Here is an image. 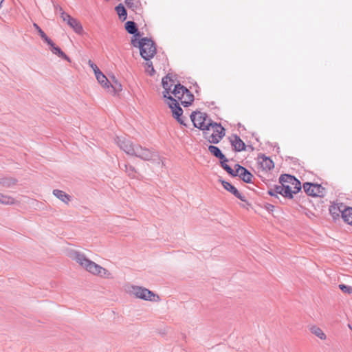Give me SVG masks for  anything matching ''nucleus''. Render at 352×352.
Masks as SVG:
<instances>
[{
	"label": "nucleus",
	"mask_w": 352,
	"mask_h": 352,
	"mask_svg": "<svg viewBox=\"0 0 352 352\" xmlns=\"http://www.w3.org/2000/svg\"><path fill=\"white\" fill-rule=\"evenodd\" d=\"M187 91V88L184 85L178 83L175 85L174 89L172 91V94L182 102L183 98H184L185 92Z\"/></svg>",
	"instance_id": "nucleus-17"
},
{
	"label": "nucleus",
	"mask_w": 352,
	"mask_h": 352,
	"mask_svg": "<svg viewBox=\"0 0 352 352\" xmlns=\"http://www.w3.org/2000/svg\"><path fill=\"white\" fill-rule=\"evenodd\" d=\"M338 209L341 212V216L344 221L347 224L352 226V208L346 207L341 204V207H339Z\"/></svg>",
	"instance_id": "nucleus-15"
},
{
	"label": "nucleus",
	"mask_w": 352,
	"mask_h": 352,
	"mask_svg": "<svg viewBox=\"0 0 352 352\" xmlns=\"http://www.w3.org/2000/svg\"><path fill=\"white\" fill-rule=\"evenodd\" d=\"M89 65L93 69L95 75L96 74V72L100 71L99 69V68L98 67V66L96 64H94L93 62H91V60L89 61Z\"/></svg>",
	"instance_id": "nucleus-39"
},
{
	"label": "nucleus",
	"mask_w": 352,
	"mask_h": 352,
	"mask_svg": "<svg viewBox=\"0 0 352 352\" xmlns=\"http://www.w3.org/2000/svg\"><path fill=\"white\" fill-rule=\"evenodd\" d=\"M267 194L272 197H277V195L276 194L275 191H274V188H272V189H270L268 191H267Z\"/></svg>",
	"instance_id": "nucleus-40"
},
{
	"label": "nucleus",
	"mask_w": 352,
	"mask_h": 352,
	"mask_svg": "<svg viewBox=\"0 0 352 352\" xmlns=\"http://www.w3.org/2000/svg\"><path fill=\"white\" fill-rule=\"evenodd\" d=\"M147 61L148 62L146 63V65H147L148 68H151V71L148 72L149 74L151 76H153L155 74V71L154 69V67L153 66V63L150 60H147Z\"/></svg>",
	"instance_id": "nucleus-37"
},
{
	"label": "nucleus",
	"mask_w": 352,
	"mask_h": 352,
	"mask_svg": "<svg viewBox=\"0 0 352 352\" xmlns=\"http://www.w3.org/2000/svg\"><path fill=\"white\" fill-rule=\"evenodd\" d=\"M17 180L12 177H3L0 179V185L6 188L14 186Z\"/></svg>",
	"instance_id": "nucleus-27"
},
{
	"label": "nucleus",
	"mask_w": 352,
	"mask_h": 352,
	"mask_svg": "<svg viewBox=\"0 0 352 352\" xmlns=\"http://www.w3.org/2000/svg\"><path fill=\"white\" fill-rule=\"evenodd\" d=\"M309 331L311 333L317 336L321 340H325L327 338V336L325 333L322 331V330L316 325H312L309 327Z\"/></svg>",
	"instance_id": "nucleus-23"
},
{
	"label": "nucleus",
	"mask_w": 352,
	"mask_h": 352,
	"mask_svg": "<svg viewBox=\"0 0 352 352\" xmlns=\"http://www.w3.org/2000/svg\"><path fill=\"white\" fill-rule=\"evenodd\" d=\"M129 292L130 294L134 295L136 298H140V299H142L144 300L155 301V299L152 298L153 297L154 298L155 296L157 297V299L160 298L159 296L155 294L152 291H151L145 287H140V286L132 285L130 287V289Z\"/></svg>",
	"instance_id": "nucleus-5"
},
{
	"label": "nucleus",
	"mask_w": 352,
	"mask_h": 352,
	"mask_svg": "<svg viewBox=\"0 0 352 352\" xmlns=\"http://www.w3.org/2000/svg\"><path fill=\"white\" fill-rule=\"evenodd\" d=\"M168 99L170 100L168 106L171 109L173 118L176 119L180 124L186 126V124L184 121V118L182 116L183 109L180 107L177 100L173 98L171 96H169Z\"/></svg>",
	"instance_id": "nucleus-6"
},
{
	"label": "nucleus",
	"mask_w": 352,
	"mask_h": 352,
	"mask_svg": "<svg viewBox=\"0 0 352 352\" xmlns=\"http://www.w3.org/2000/svg\"><path fill=\"white\" fill-rule=\"evenodd\" d=\"M33 26L37 30L38 32H39V29H41L36 23H33Z\"/></svg>",
	"instance_id": "nucleus-44"
},
{
	"label": "nucleus",
	"mask_w": 352,
	"mask_h": 352,
	"mask_svg": "<svg viewBox=\"0 0 352 352\" xmlns=\"http://www.w3.org/2000/svg\"><path fill=\"white\" fill-rule=\"evenodd\" d=\"M53 6H54V8L55 12H56V13H58H58H60V8H61L60 6H58V4H55V3H54V4H53Z\"/></svg>",
	"instance_id": "nucleus-42"
},
{
	"label": "nucleus",
	"mask_w": 352,
	"mask_h": 352,
	"mask_svg": "<svg viewBox=\"0 0 352 352\" xmlns=\"http://www.w3.org/2000/svg\"><path fill=\"white\" fill-rule=\"evenodd\" d=\"M194 101V95L187 89L184 98L182 100L181 104L184 107L190 106Z\"/></svg>",
	"instance_id": "nucleus-21"
},
{
	"label": "nucleus",
	"mask_w": 352,
	"mask_h": 352,
	"mask_svg": "<svg viewBox=\"0 0 352 352\" xmlns=\"http://www.w3.org/2000/svg\"><path fill=\"white\" fill-rule=\"evenodd\" d=\"M69 256L76 261L81 267L86 270L88 272L99 276L102 278H111V273L107 269L98 265L95 262L89 260L86 256L78 251L71 250L69 252Z\"/></svg>",
	"instance_id": "nucleus-1"
},
{
	"label": "nucleus",
	"mask_w": 352,
	"mask_h": 352,
	"mask_svg": "<svg viewBox=\"0 0 352 352\" xmlns=\"http://www.w3.org/2000/svg\"><path fill=\"white\" fill-rule=\"evenodd\" d=\"M124 28L129 34L133 35L132 38H137L138 40V38L142 36L141 33L138 30L137 24L133 21H126L124 24Z\"/></svg>",
	"instance_id": "nucleus-14"
},
{
	"label": "nucleus",
	"mask_w": 352,
	"mask_h": 352,
	"mask_svg": "<svg viewBox=\"0 0 352 352\" xmlns=\"http://www.w3.org/2000/svg\"><path fill=\"white\" fill-rule=\"evenodd\" d=\"M115 141L120 149L124 151L126 154L131 155L134 153V149L136 145H133L131 141L126 137L117 136Z\"/></svg>",
	"instance_id": "nucleus-10"
},
{
	"label": "nucleus",
	"mask_w": 352,
	"mask_h": 352,
	"mask_svg": "<svg viewBox=\"0 0 352 352\" xmlns=\"http://www.w3.org/2000/svg\"><path fill=\"white\" fill-rule=\"evenodd\" d=\"M41 38L47 43L49 45H52V40L42 30V29H39V32H38Z\"/></svg>",
	"instance_id": "nucleus-32"
},
{
	"label": "nucleus",
	"mask_w": 352,
	"mask_h": 352,
	"mask_svg": "<svg viewBox=\"0 0 352 352\" xmlns=\"http://www.w3.org/2000/svg\"><path fill=\"white\" fill-rule=\"evenodd\" d=\"M278 180L280 184L292 186L293 188H295L296 192H299L302 188L300 182L293 175L283 174L280 176Z\"/></svg>",
	"instance_id": "nucleus-11"
},
{
	"label": "nucleus",
	"mask_w": 352,
	"mask_h": 352,
	"mask_svg": "<svg viewBox=\"0 0 352 352\" xmlns=\"http://www.w3.org/2000/svg\"><path fill=\"white\" fill-rule=\"evenodd\" d=\"M209 125L213 129V133L208 135L207 132L204 133V137L211 144H218L221 140L225 136V129L219 123L209 120Z\"/></svg>",
	"instance_id": "nucleus-3"
},
{
	"label": "nucleus",
	"mask_w": 352,
	"mask_h": 352,
	"mask_svg": "<svg viewBox=\"0 0 352 352\" xmlns=\"http://www.w3.org/2000/svg\"><path fill=\"white\" fill-rule=\"evenodd\" d=\"M219 182L221 183L222 186H223V188L228 190V192H230V193H232L234 196H235L236 198H238L239 199H240L241 201H244V202H246L247 200H246V198L244 195H243L236 188H235L231 183L228 182H226V181H224L221 179H219Z\"/></svg>",
	"instance_id": "nucleus-13"
},
{
	"label": "nucleus",
	"mask_w": 352,
	"mask_h": 352,
	"mask_svg": "<svg viewBox=\"0 0 352 352\" xmlns=\"http://www.w3.org/2000/svg\"><path fill=\"white\" fill-rule=\"evenodd\" d=\"M261 164L263 168L265 170H270L274 167V164L273 161L267 157H265L263 159V161L261 162Z\"/></svg>",
	"instance_id": "nucleus-28"
},
{
	"label": "nucleus",
	"mask_w": 352,
	"mask_h": 352,
	"mask_svg": "<svg viewBox=\"0 0 352 352\" xmlns=\"http://www.w3.org/2000/svg\"><path fill=\"white\" fill-rule=\"evenodd\" d=\"M339 207H341V204L340 206H338V207H336V206H332L330 209H329V211H330V213L331 214L332 217L336 219V217H339L340 215V213H341L340 211H339V209L338 208Z\"/></svg>",
	"instance_id": "nucleus-35"
},
{
	"label": "nucleus",
	"mask_w": 352,
	"mask_h": 352,
	"mask_svg": "<svg viewBox=\"0 0 352 352\" xmlns=\"http://www.w3.org/2000/svg\"><path fill=\"white\" fill-rule=\"evenodd\" d=\"M131 155H134L145 161L155 160L156 158L159 157L156 152L143 148L140 145L135 146L134 153Z\"/></svg>",
	"instance_id": "nucleus-8"
},
{
	"label": "nucleus",
	"mask_w": 352,
	"mask_h": 352,
	"mask_svg": "<svg viewBox=\"0 0 352 352\" xmlns=\"http://www.w3.org/2000/svg\"><path fill=\"white\" fill-rule=\"evenodd\" d=\"M113 84L110 83V86L113 89L115 92H118L122 90L121 83L114 77H112Z\"/></svg>",
	"instance_id": "nucleus-31"
},
{
	"label": "nucleus",
	"mask_w": 352,
	"mask_h": 352,
	"mask_svg": "<svg viewBox=\"0 0 352 352\" xmlns=\"http://www.w3.org/2000/svg\"><path fill=\"white\" fill-rule=\"evenodd\" d=\"M230 143L234 151L236 152H241L245 150L246 146L245 143L237 135H233V138L230 139Z\"/></svg>",
	"instance_id": "nucleus-16"
},
{
	"label": "nucleus",
	"mask_w": 352,
	"mask_h": 352,
	"mask_svg": "<svg viewBox=\"0 0 352 352\" xmlns=\"http://www.w3.org/2000/svg\"><path fill=\"white\" fill-rule=\"evenodd\" d=\"M305 193L312 197H323L325 195V189L320 184L305 182L302 185Z\"/></svg>",
	"instance_id": "nucleus-7"
},
{
	"label": "nucleus",
	"mask_w": 352,
	"mask_h": 352,
	"mask_svg": "<svg viewBox=\"0 0 352 352\" xmlns=\"http://www.w3.org/2000/svg\"><path fill=\"white\" fill-rule=\"evenodd\" d=\"M131 44L140 49V53L143 59L150 60L156 54L157 49L155 42L147 37L140 39L131 38Z\"/></svg>",
	"instance_id": "nucleus-2"
},
{
	"label": "nucleus",
	"mask_w": 352,
	"mask_h": 352,
	"mask_svg": "<svg viewBox=\"0 0 352 352\" xmlns=\"http://www.w3.org/2000/svg\"><path fill=\"white\" fill-rule=\"evenodd\" d=\"M50 46L51 47V51L54 54H56L58 57L67 60V61H70L69 58L61 50V49L59 47L56 46L53 41L52 45Z\"/></svg>",
	"instance_id": "nucleus-22"
},
{
	"label": "nucleus",
	"mask_w": 352,
	"mask_h": 352,
	"mask_svg": "<svg viewBox=\"0 0 352 352\" xmlns=\"http://www.w3.org/2000/svg\"><path fill=\"white\" fill-rule=\"evenodd\" d=\"M116 11L119 16V18L122 21H125L127 17V12L122 3H120L116 7Z\"/></svg>",
	"instance_id": "nucleus-25"
},
{
	"label": "nucleus",
	"mask_w": 352,
	"mask_h": 352,
	"mask_svg": "<svg viewBox=\"0 0 352 352\" xmlns=\"http://www.w3.org/2000/svg\"><path fill=\"white\" fill-rule=\"evenodd\" d=\"M282 190H283V185L280 184V185H275L274 186V191L276 194H280L282 195Z\"/></svg>",
	"instance_id": "nucleus-38"
},
{
	"label": "nucleus",
	"mask_w": 352,
	"mask_h": 352,
	"mask_svg": "<svg viewBox=\"0 0 352 352\" xmlns=\"http://www.w3.org/2000/svg\"><path fill=\"white\" fill-rule=\"evenodd\" d=\"M120 168L122 170H124L128 174L129 176L131 177H135L136 170L133 166L129 164H123L122 166H120Z\"/></svg>",
	"instance_id": "nucleus-30"
},
{
	"label": "nucleus",
	"mask_w": 352,
	"mask_h": 352,
	"mask_svg": "<svg viewBox=\"0 0 352 352\" xmlns=\"http://www.w3.org/2000/svg\"><path fill=\"white\" fill-rule=\"evenodd\" d=\"M168 79L169 80V81H172V79L168 76V75H167L162 78V86L164 89L170 90L172 85H169V83L167 80Z\"/></svg>",
	"instance_id": "nucleus-33"
},
{
	"label": "nucleus",
	"mask_w": 352,
	"mask_h": 352,
	"mask_svg": "<svg viewBox=\"0 0 352 352\" xmlns=\"http://www.w3.org/2000/svg\"><path fill=\"white\" fill-rule=\"evenodd\" d=\"M2 3L3 1H0V8H1Z\"/></svg>",
	"instance_id": "nucleus-46"
},
{
	"label": "nucleus",
	"mask_w": 352,
	"mask_h": 352,
	"mask_svg": "<svg viewBox=\"0 0 352 352\" xmlns=\"http://www.w3.org/2000/svg\"><path fill=\"white\" fill-rule=\"evenodd\" d=\"M170 91V90H166V89H164V91H163V96H164V98H166L168 99V97L169 96H170L169 94Z\"/></svg>",
	"instance_id": "nucleus-43"
},
{
	"label": "nucleus",
	"mask_w": 352,
	"mask_h": 352,
	"mask_svg": "<svg viewBox=\"0 0 352 352\" xmlns=\"http://www.w3.org/2000/svg\"><path fill=\"white\" fill-rule=\"evenodd\" d=\"M190 120L193 123L195 127L199 129L202 131H208L210 128L209 125V120L208 115L206 113L200 111H193L190 114Z\"/></svg>",
	"instance_id": "nucleus-4"
},
{
	"label": "nucleus",
	"mask_w": 352,
	"mask_h": 352,
	"mask_svg": "<svg viewBox=\"0 0 352 352\" xmlns=\"http://www.w3.org/2000/svg\"><path fill=\"white\" fill-rule=\"evenodd\" d=\"M348 327H349V328L350 329H351V330H352V327H351V325L350 324H348Z\"/></svg>",
	"instance_id": "nucleus-45"
},
{
	"label": "nucleus",
	"mask_w": 352,
	"mask_h": 352,
	"mask_svg": "<svg viewBox=\"0 0 352 352\" xmlns=\"http://www.w3.org/2000/svg\"><path fill=\"white\" fill-rule=\"evenodd\" d=\"M228 162V160L226 158V157H225L220 160V165L222 168L225 170L230 176L234 177L235 170H233L229 165L227 164Z\"/></svg>",
	"instance_id": "nucleus-26"
},
{
	"label": "nucleus",
	"mask_w": 352,
	"mask_h": 352,
	"mask_svg": "<svg viewBox=\"0 0 352 352\" xmlns=\"http://www.w3.org/2000/svg\"><path fill=\"white\" fill-rule=\"evenodd\" d=\"M129 8H131L133 10L136 9L140 4V1H125Z\"/></svg>",
	"instance_id": "nucleus-36"
},
{
	"label": "nucleus",
	"mask_w": 352,
	"mask_h": 352,
	"mask_svg": "<svg viewBox=\"0 0 352 352\" xmlns=\"http://www.w3.org/2000/svg\"><path fill=\"white\" fill-rule=\"evenodd\" d=\"M96 78L98 82L104 88H109L110 82L107 77L101 72V71L96 72Z\"/></svg>",
	"instance_id": "nucleus-20"
},
{
	"label": "nucleus",
	"mask_w": 352,
	"mask_h": 352,
	"mask_svg": "<svg viewBox=\"0 0 352 352\" xmlns=\"http://www.w3.org/2000/svg\"><path fill=\"white\" fill-rule=\"evenodd\" d=\"M53 195L58 199L65 204H68L71 200V197L63 190L55 189L53 190Z\"/></svg>",
	"instance_id": "nucleus-19"
},
{
	"label": "nucleus",
	"mask_w": 352,
	"mask_h": 352,
	"mask_svg": "<svg viewBox=\"0 0 352 352\" xmlns=\"http://www.w3.org/2000/svg\"><path fill=\"white\" fill-rule=\"evenodd\" d=\"M274 206L272 204H267L265 205V208L268 211H273Z\"/></svg>",
	"instance_id": "nucleus-41"
},
{
	"label": "nucleus",
	"mask_w": 352,
	"mask_h": 352,
	"mask_svg": "<svg viewBox=\"0 0 352 352\" xmlns=\"http://www.w3.org/2000/svg\"><path fill=\"white\" fill-rule=\"evenodd\" d=\"M283 185V190H282V196L285 198L292 199L294 197V194H296L298 192L295 191V188H293L292 186L289 185H285L284 184H281Z\"/></svg>",
	"instance_id": "nucleus-18"
},
{
	"label": "nucleus",
	"mask_w": 352,
	"mask_h": 352,
	"mask_svg": "<svg viewBox=\"0 0 352 352\" xmlns=\"http://www.w3.org/2000/svg\"><path fill=\"white\" fill-rule=\"evenodd\" d=\"M208 149L212 155L218 158L219 160L226 157L225 155L223 154L220 148L216 146L210 145Z\"/></svg>",
	"instance_id": "nucleus-24"
},
{
	"label": "nucleus",
	"mask_w": 352,
	"mask_h": 352,
	"mask_svg": "<svg viewBox=\"0 0 352 352\" xmlns=\"http://www.w3.org/2000/svg\"><path fill=\"white\" fill-rule=\"evenodd\" d=\"M234 177H239L244 182L250 184L252 182L253 175L245 167L239 164L234 166Z\"/></svg>",
	"instance_id": "nucleus-12"
},
{
	"label": "nucleus",
	"mask_w": 352,
	"mask_h": 352,
	"mask_svg": "<svg viewBox=\"0 0 352 352\" xmlns=\"http://www.w3.org/2000/svg\"><path fill=\"white\" fill-rule=\"evenodd\" d=\"M60 17L64 21H66L68 25H69L74 31L80 34L83 32L82 26L80 23L76 19L72 17L69 14H67L63 11V8H60Z\"/></svg>",
	"instance_id": "nucleus-9"
},
{
	"label": "nucleus",
	"mask_w": 352,
	"mask_h": 352,
	"mask_svg": "<svg viewBox=\"0 0 352 352\" xmlns=\"http://www.w3.org/2000/svg\"><path fill=\"white\" fill-rule=\"evenodd\" d=\"M15 203L14 199L10 196L1 193L0 204L3 205H12Z\"/></svg>",
	"instance_id": "nucleus-29"
},
{
	"label": "nucleus",
	"mask_w": 352,
	"mask_h": 352,
	"mask_svg": "<svg viewBox=\"0 0 352 352\" xmlns=\"http://www.w3.org/2000/svg\"><path fill=\"white\" fill-rule=\"evenodd\" d=\"M338 287L342 290V292H343L344 293L349 294H352V287L351 286L346 285L344 284H340Z\"/></svg>",
	"instance_id": "nucleus-34"
}]
</instances>
